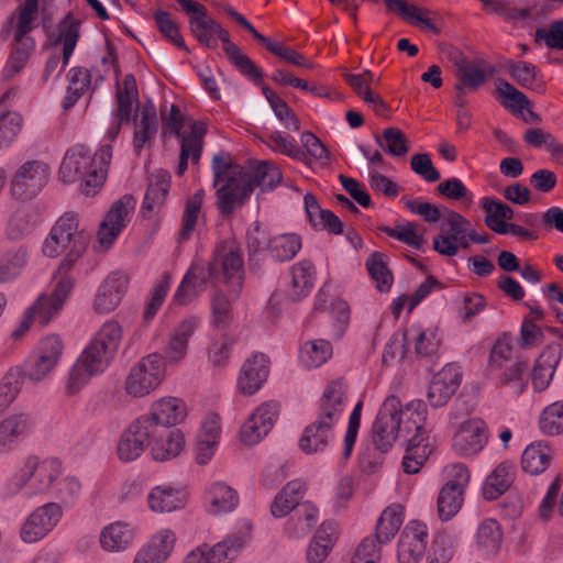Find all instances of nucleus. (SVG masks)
I'll list each match as a JSON object with an SVG mask.
<instances>
[{
  "label": "nucleus",
  "instance_id": "09e8293b",
  "mask_svg": "<svg viewBox=\"0 0 563 563\" xmlns=\"http://www.w3.org/2000/svg\"><path fill=\"white\" fill-rule=\"evenodd\" d=\"M36 218L29 208L16 209L8 220L5 235L11 241H20L33 232Z\"/></svg>",
  "mask_w": 563,
  "mask_h": 563
},
{
  "label": "nucleus",
  "instance_id": "39448f33",
  "mask_svg": "<svg viewBox=\"0 0 563 563\" xmlns=\"http://www.w3.org/2000/svg\"><path fill=\"white\" fill-rule=\"evenodd\" d=\"M38 0H25L19 8L18 24L14 30L13 49L3 69L9 79L21 71L35 48V41L27 34L34 29L37 19Z\"/></svg>",
  "mask_w": 563,
  "mask_h": 563
},
{
  "label": "nucleus",
  "instance_id": "13d9d810",
  "mask_svg": "<svg viewBox=\"0 0 563 563\" xmlns=\"http://www.w3.org/2000/svg\"><path fill=\"white\" fill-rule=\"evenodd\" d=\"M477 545L486 555H495L503 541L499 523L494 519L484 520L477 529Z\"/></svg>",
  "mask_w": 563,
  "mask_h": 563
},
{
  "label": "nucleus",
  "instance_id": "4c0bfd02",
  "mask_svg": "<svg viewBox=\"0 0 563 563\" xmlns=\"http://www.w3.org/2000/svg\"><path fill=\"white\" fill-rule=\"evenodd\" d=\"M250 540L247 533H232L212 548L202 545L209 563H231Z\"/></svg>",
  "mask_w": 563,
  "mask_h": 563
},
{
  "label": "nucleus",
  "instance_id": "f257e3e1",
  "mask_svg": "<svg viewBox=\"0 0 563 563\" xmlns=\"http://www.w3.org/2000/svg\"><path fill=\"white\" fill-rule=\"evenodd\" d=\"M122 339L118 322H106L81 352L69 373L68 389L77 391L95 376L103 373L112 362Z\"/></svg>",
  "mask_w": 563,
  "mask_h": 563
},
{
  "label": "nucleus",
  "instance_id": "49530a36",
  "mask_svg": "<svg viewBox=\"0 0 563 563\" xmlns=\"http://www.w3.org/2000/svg\"><path fill=\"white\" fill-rule=\"evenodd\" d=\"M550 460L549 445L543 442H533L525 449L521 466L526 473L538 475L548 468Z\"/></svg>",
  "mask_w": 563,
  "mask_h": 563
},
{
  "label": "nucleus",
  "instance_id": "6e6552de",
  "mask_svg": "<svg viewBox=\"0 0 563 563\" xmlns=\"http://www.w3.org/2000/svg\"><path fill=\"white\" fill-rule=\"evenodd\" d=\"M398 397L388 396L380 406L372 426V443L380 453H387L401 433L404 418Z\"/></svg>",
  "mask_w": 563,
  "mask_h": 563
},
{
  "label": "nucleus",
  "instance_id": "a878e982",
  "mask_svg": "<svg viewBox=\"0 0 563 563\" xmlns=\"http://www.w3.org/2000/svg\"><path fill=\"white\" fill-rule=\"evenodd\" d=\"M268 363L264 354L257 353L243 364L238 379L242 394L253 395L262 387L269 373Z\"/></svg>",
  "mask_w": 563,
  "mask_h": 563
},
{
  "label": "nucleus",
  "instance_id": "412c9836",
  "mask_svg": "<svg viewBox=\"0 0 563 563\" xmlns=\"http://www.w3.org/2000/svg\"><path fill=\"white\" fill-rule=\"evenodd\" d=\"M487 427L481 419L464 421L453 437V449L462 456L477 454L487 442Z\"/></svg>",
  "mask_w": 563,
  "mask_h": 563
},
{
  "label": "nucleus",
  "instance_id": "338daca9",
  "mask_svg": "<svg viewBox=\"0 0 563 563\" xmlns=\"http://www.w3.org/2000/svg\"><path fill=\"white\" fill-rule=\"evenodd\" d=\"M232 321L233 310L230 299L222 291H216L211 299L210 323L216 329L224 331Z\"/></svg>",
  "mask_w": 563,
  "mask_h": 563
},
{
  "label": "nucleus",
  "instance_id": "6ab92c4d",
  "mask_svg": "<svg viewBox=\"0 0 563 563\" xmlns=\"http://www.w3.org/2000/svg\"><path fill=\"white\" fill-rule=\"evenodd\" d=\"M427 527L420 521H410L402 530L397 556L399 563H419L427 549Z\"/></svg>",
  "mask_w": 563,
  "mask_h": 563
},
{
  "label": "nucleus",
  "instance_id": "603ef678",
  "mask_svg": "<svg viewBox=\"0 0 563 563\" xmlns=\"http://www.w3.org/2000/svg\"><path fill=\"white\" fill-rule=\"evenodd\" d=\"M332 355V345L327 340H311L303 344L299 352L300 363L307 368H316L324 364Z\"/></svg>",
  "mask_w": 563,
  "mask_h": 563
},
{
  "label": "nucleus",
  "instance_id": "5701e85b",
  "mask_svg": "<svg viewBox=\"0 0 563 563\" xmlns=\"http://www.w3.org/2000/svg\"><path fill=\"white\" fill-rule=\"evenodd\" d=\"M129 278L122 272L110 273L100 285L93 309L98 313H109L113 311L122 301L128 289Z\"/></svg>",
  "mask_w": 563,
  "mask_h": 563
},
{
  "label": "nucleus",
  "instance_id": "20e7f679",
  "mask_svg": "<svg viewBox=\"0 0 563 563\" xmlns=\"http://www.w3.org/2000/svg\"><path fill=\"white\" fill-rule=\"evenodd\" d=\"M90 233L79 229L77 216L65 213L52 228L43 244V253L48 257H57L65 254L59 264V273L68 272L75 262L84 254L89 241Z\"/></svg>",
  "mask_w": 563,
  "mask_h": 563
},
{
  "label": "nucleus",
  "instance_id": "1a4fd4ad",
  "mask_svg": "<svg viewBox=\"0 0 563 563\" xmlns=\"http://www.w3.org/2000/svg\"><path fill=\"white\" fill-rule=\"evenodd\" d=\"M164 375L163 356L150 354L131 368L125 380V390L133 397H144L161 385Z\"/></svg>",
  "mask_w": 563,
  "mask_h": 563
},
{
  "label": "nucleus",
  "instance_id": "b1692460",
  "mask_svg": "<svg viewBox=\"0 0 563 563\" xmlns=\"http://www.w3.org/2000/svg\"><path fill=\"white\" fill-rule=\"evenodd\" d=\"M117 107L113 110L114 120L131 123L135 121L139 112V91L132 74L124 76L122 85L117 82Z\"/></svg>",
  "mask_w": 563,
  "mask_h": 563
},
{
  "label": "nucleus",
  "instance_id": "9d476101",
  "mask_svg": "<svg viewBox=\"0 0 563 563\" xmlns=\"http://www.w3.org/2000/svg\"><path fill=\"white\" fill-rule=\"evenodd\" d=\"M62 473V463L57 459L37 462L30 457L14 477V485L20 489L29 485L34 493L45 492Z\"/></svg>",
  "mask_w": 563,
  "mask_h": 563
},
{
  "label": "nucleus",
  "instance_id": "2f4dec72",
  "mask_svg": "<svg viewBox=\"0 0 563 563\" xmlns=\"http://www.w3.org/2000/svg\"><path fill=\"white\" fill-rule=\"evenodd\" d=\"M242 176L250 183L252 192L255 187H260L262 191L273 190L283 179L282 172L271 161H261L255 167H244Z\"/></svg>",
  "mask_w": 563,
  "mask_h": 563
},
{
  "label": "nucleus",
  "instance_id": "58836bf2",
  "mask_svg": "<svg viewBox=\"0 0 563 563\" xmlns=\"http://www.w3.org/2000/svg\"><path fill=\"white\" fill-rule=\"evenodd\" d=\"M306 492V484L300 479L288 482L276 495L271 512L275 518H283L292 509L299 507Z\"/></svg>",
  "mask_w": 563,
  "mask_h": 563
},
{
  "label": "nucleus",
  "instance_id": "72a5a7b5",
  "mask_svg": "<svg viewBox=\"0 0 563 563\" xmlns=\"http://www.w3.org/2000/svg\"><path fill=\"white\" fill-rule=\"evenodd\" d=\"M207 511L211 515L231 512L239 505L235 489L222 482L213 483L206 492Z\"/></svg>",
  "mask_w": 563,
  "mask_h": 563
},
{
  "label": "nucleus",
  "instance_id": "2eb2a0df",
  "mask_svg": "<svg viewBox=\"0 0 563 563\" xmlns=\"http://www.w3.org/2000/svg\"><path fill=\"white\" fill-rule=\"evenodd\" d=\"M472 229L471 222L461 213L444 208V219L440 224L441 234L433 238V249L439 254L448 257L455 256L459 253L456 238Z\"/></svg>",
  "mask_w": 563,
  "mask_h": 563
},
{
  "label": "nucleus",
  "instance_id": "4be33fe9",
  "mask_svg": "<svg viewBox=\"0 0 563 563\" xmlns=\"http://www.w3.org/2000/svg\"><path fill=\"white\" fill-rule=\"evenodd\" d=\"M217 35L222 42V48L233 67L253 84L260 85L263 81V73L256 64L230 38L229 32L217 22L213 36Z\"/></svg>",
  "mask_w": 563,
  "mask_h": 563
},
{
  "label": "nucleus",
  "instance_id": "c85d7f7f",
  "mask_svg": "<svg viewBox=\"0 0 563 563\" xmlns=\"http://www.w3.org/2000/svg\"><path fill=\"white\" fill-rule=\"evenodd\" d=\"M208 279H211L208 269L200 264H192L177 287L174 301L178 305L191 302L206 289Z\"/></svg>",
  "mask_w": 563,
  "mask_h": 563
},
{
  "label": "nucleus",
  "instance_id": "dca6fc26",
  "mask_svg": "<svg viewBox=\"0 0 563 563\" xmlns=\"http://www.w3.org/2000/svg\"><path fill=\"white\" fill-rule=\"evenodd\" d=\"M63 344L58 336L49 335L40 345L38 352L31 358L23 371L24 380L40 382L56 366L62 354Z\"/></svg>",
  "mask_w": 563,
  "mask_h": 563
},
{
  "label": "nucleus",
  "instance_id": "c756f323",
  "mask_svg": "<svg viewBox=\"0 0 563 563\" xmlns=\"http://www.w3.org/2000/svg\"><path fill=\"white\" fill-rule=\"evenodd\" d=\"M206 134V126L200 121H195L190 125V132L188 135H183L180 144L179 163L176 169V174L181 176L188 168V159L190 158L192 164H197L202 153V139Z\"/></svg>",
  "mask_w": 563,
  "mask_h": 563
},
{
  "label": "nucleus",
  "instance_id": "3c124183",
  "mask_svg": "<svg viewBox=\"0 0 563 563\" xmlns=\"http://www.w3.org/2000/svg\"><path fill=\"white\" fill-rule=\"evenodd\" d=\"M24 384L22 368L12 367L0 380V415L16 399Z\"/></svg>",
  "mask_w": 563,
  "mask_h": 563
},
{
  "label": "nucleus",
  "instance_id": "a18cd8bd",
  "mask_svg": "<svg viewBox=\"0 0 563 563\" xmlns=\"http://www.w3.org/2000/svg\"><path fill=\"white\" fill-rule=\"evenodd\" d=\"M29 258L26 245H19L8 250L0 256V283L15 279L25 267Z\"/></svg>",
  "mask_w": 563,
  "mask_h": 563
},
{
  "label": "nucleus",
  "instance_id": "5fc2aeb1",
  "mask_svg": "<svg viewBox=\"0 0 563 563\" xmlns=\"http://www.w3.org/2000/svg\"><path fill=\"white\" fill-rule=\"evenodd\" d=\"M69 84L67 95L63 100L64 110H69L75 106L85 90L90 86L91 74L82 67H73L68 73Z\"/></svg>",
  "mask_w": 563,
  "mask_h": 563
},
{
  "label": "nucleus",
  "instance_id": "423d86ee",
  "mask_svg": "<svg viewBox=\"0 0 563 563\" xmlns=\"http://www.w3.org/2000/svg\"><path fill=\"white\" fill-rule=\"evenodd\" d=\"M74 284L73 277L63 276L56 283L49 296L46 294L40 295L35 302L26 309L19 328L12 332V338H21L30 329L33 321H37L41 325L48 324L63 309L73 291Z\"/></svg>",
  "mask_w": 563,
  "mask_h": 563
},
{
  "label": "nucleus",
  "instance_id": "4d7b16f0",
  "mask_svg": "<svg viewBox=\"0 0 563 563\" xmlns=\"http://www.w3.org/2000/svg\"><path fill=\"white\" fill-rule=\"evenodd\" d=\"M185 444V437L179 430H169L168 433L154 442L151 448L152 456L156 461H167L176 457Z\"/></svg>",
  "mask_w": 563,
  "mask_h": 563
},
{
  "label": "nucleus",
  "instance_id": "393cba45",
  "mask_svg": "<svg viewBox=\"0 0 563 563\" xmlns=\"http://www.w3.org/2000/svg\"><path fill=\"white\" fill-rule=\"evenodd\" d=\"M562 357V346L559 343L547 345L536 360L532 369V385L536 391H543L550 385L556 366Z\"/></svg>",
  "mask_w": 563,
  "mask_h": 563
},
{
  "label": "nucleus",
  "instance_id": "0eeeda50",
  "mask_svg": "<svg viewBox=\"0 0 563 563\" xmlns=\"http://www.w3.org/2000/svg\"><path fill=\"white\" fill-rule=\"evenodd\" d=\"M211 279L232 286L235 297L241 292L244 280V262L241 247L233 241L221 242L208 265Z\"/></svg>",
  "mask_w": 563,
  "mask_h": 563
},
{
  "label": "nucleus",
  "instance_id": "cd10ccee",
  "mask_svg": "<svg viewBox=\"0 0 563 563\" xmlns=\"http://www.w3.org/2000/svg\"><path fill=\"white\" fill-rule=\"evenodd\" d=\"M34 428V420L29 412L15 411L0 422V452L11 448L12 443L26 435Z\"/></svg>",
  "mask_w": 563,
  "mask_h": 563
},
{
  "label": "nucleus",
  "instance_id": "c9c22d12",
  "mask_svg": "<svg viewBox=\"0 0 563 563\" xmlns=\"http://www.w3.org/2000/svg\"><path fill=\"white\" fill-rule=\"evenodd\" d=\"M147 503L154 512H172L185 506L186 494L169 485H159L152 488L147 496Z\"/></svg>",
  "mask_w": 563,
  "mask_h": 563
},
{
  "label": "nucleus",
  "instance_id": "a19ab883",
  "mask_svg": "<svg viewBox=\"0 0 563 563\" xmlns=\"http://www.w3.org/2000/svg\"><path fill=\"white\" fill-rule=\"evenodd\" d=\"M198 325V318L190 317L181 321L175 329L170 336L167 346L165 347V357L169 362H178L185 357L188 347V340L196 331Z\"/></svg>",
  "mask_w": 563,
  "mask_h": 563
},
{
  "label": "nucleus",
  "instance_id": "c03bdc74",
  "mask_svg": "<svg viewBox=\"0 0 563 563\" xmlns=\"http://www.w3.org/2000/svg\"><path fill=\"white\" fill-rule=\"evenodd\" d=\"M402 525V508L400 505L388 506L380 515L374 540L376 544L388 543Z\"/></svg>",
  "mask_w": 563,
  "mask_h": 563
},
{
  "label": "nucleus",
  "instance_id": "de8ad7c7",
  "mask_svg": "<svg viewBox=\"0 0 563 563\" xmlns=\"http://www.w3.org/2000/svg\"><path fill=\"white\" fill-rule=\"evenodd\" d=\"M260 85H262V92L269 103L274 114L284 124V126L289 131H299L300 120L292 111V109L287 104V102L272 88L263 85V81Z\"/></svg>",
  "mask_w": 563,
  "mask_h": 563
},
{
  "label": "nucleus",
  "instance_id": "e433bc0d",
  "mask_svg": "<svg viewBox=\"0 0 563 563\" xmlns=\"http://www.w3.org/2000/svg\"><path fill=\"white\" fill-rule=\"evenodd\" d=\"M336 542V528L333 522L324 521L314 533L307 549L308 563H322Z\"/></svg>",
  "mask_w": 563,
  "mask_h": 563
},
{
  "label": "nucleus",
  "instance_id": "680f3d73",
  "mask_svg": "<svg viewBox=\"0 0 563 563\" xmlns=\"http://www.w3.org/2000/svg\"><path fill=\"white\" fill-rule=\"evenodd\" d=\"M301 249V239L297 234H282L272 238L268 252L276 262L290 261Z\"/></svg>",
  "mask_w": 563,
  "mask_h": 563
},
{
  "label": "nucleus",
  "instance_id": "052dcab7",
  "mask_svg": "<svg viewBox=\"0 0 563 563\" xmlns=\"http://www.w3.org/2000/svg\"><path fill=\"white\" fill-rule=\"evenodd\" d=\"M464 490L453 485H444L438 496V514L442 521H449L461 509Z\"/></svg>",
  "mask_w": 563,
  "mask_h": 563
},
{
  "label": "nucleus",
  "instance_id": "ddd939ff",
  "mask_svg": "<svg viewBox=\"0 0 563 563\" xmlns=\"http://www.w3.org/2000/svg\"><path fill=\"white\" fill-rule=\"evenodd\" d=\"M251 195L250 183H246L241 173H233L228 181L221 183L217 187V209L222 217L230 218L249 201Z\"/></svg>",
  "mask_w": 563,
  "mask_h": 563
},
{
  "label": "nucleus",
  "instance_id": "7c9ffc66",
  "mask_svg": "<svg viewBox=\"0 0 563 563\" xmlns=\"http://www.w3.org/2000/svg\"><path fill=\"white\" fill-rule=\"evenodd\" d=\"M305 209L312 227L325 230L330 234L343 233L344 224L340 218L329 209H322L311 192L303 197Z\"/></svg>",
  "mask_w": 563,
  "mask_h": 563
},
{
  "label": "nucleus",
  "instance_id": "7ed1b4c3",
  "mask_svg": "<svg viewBox=\"0 0 563 563\" xmlns=\"http://www.w3.org/2000/svg\"><path fill=\"white\" fill-rule=\"evenodd\" d=\"M112 158V146L102 145L91 156L90 151L81 144L70 147L60 164L59 178L65 184L81 180L82 192L93 196L106 180V174Z\"/></svg>",
  "mask_w": 563,
  "mask_h": 563
},
{
  "label": "nucleus",
  "instance_id": "f704fd0d",
  "mask_svg": "<svg viewBox=\"0 0 563 563\" xmlns=\"http://www.w3.org/2000/svg\"><path fill=\"white\" fill-rule=\"evenodd\" d=\"M133 122L135 130L132 143L135 153L140 155L144 146L153 145L158 131V119L154 106L152 103L144 106L141 111V120Z\"/></svg>",
  "mask_w": 563,
  "mask_h": 563
},
{
  "label": "nucleus",
  "instance_id": "37998d69",
  "mask_svg": "<svg viewBox=\"0 0 563 563\" xmlns=\"http://www.w3.org/2000/svg\"><path fill=\"white\" fill-rule=\"evenodd\" d=\"M132 539V529L121 521L109 525L100 533V544L109 552L124 551L131 544Z\"/></svg>",
  "mask_w": 563,
  "mask_h": 563
},
{
  "label": "nucleus",
  "instance_id": "79ce46f5",
  "mask_svg": "<svg viewBox=\"0 0 563 563\" xmlns=\"http://www.w3.org/2000/svg\"><path fill=\"white\" fill-rule=\"evenodd\" d=\"M292 515L286 522V532L291 538H302L308 534L318 521V509L309 501L292 509Z\"/></svg>",
  "mask_w": 563,
  "mask_h": 563
},
{
  "label": "nucleus",
  "instance_id": "69168bd1",
  "mask_svg": "<svg viewBox=\"0 0 563 563\" xmlns=\"http://www.w3.org/2000/svg\"><path fill=\"white\" fill-rule=\"evenodd\" d=\"M130 427L151 448L154 442L168 433L164 426L154 419L151 413L141 416Z\"/></svg>",
  "mask_w": 563,
  "mask_h": 563
},
{
  "label": "nucleus",
  "instance_id": "bb28decb",
  "mask_svg": "<svg viewBox=\"0 0 563 563\" xmlns=\"http://www.w3.org/2000/svg\"><path fill=\"white\" fill-rule=\"evenodd\" d=\"M170 188V174L159 169L148 178L147 188L141 207L144 218H150L152 212H157L165 203Z\"/></svg>",
  "mask_w": 563,
  "mask_h": 563
},
{
  "label": "nucleus",
  "instance_id": "bf43d9fd",
  "mask_svg": "<svg viewBox=\"0 0 563 563\" xmlns=\"http://www.w3.org/2000/svg\"><path fill=\"white\" fill-rule=\"evenodd\" d=\"M366 269L376 283V287L380 292H387L393 285V274L388 268L386 256L380 252H373L366 260Z\"/></svg>",
  "mask_w": 563,
  "mask_h": 563
},
{
  "label": "nucleus",
  "instance_id": "aec40b11",
  "mask_svg": "<svg viewBox=\"0 0 563 563\" xmlns=\"http://www.w3.org/2000/svg\"><path fill=\"white\" fill-rule=\"evenodd\" d=\"M450 56L455 67L457 81L454 88L456 91H463L465 89L474 91L483 86L488 76L494 73L492 68L489 74H486L485 69L482 67V65H484L483 60L470 62L456 48H452Z\"/></svg>",
  "mask_w": 563,
  "mask_h": 563
},
{
  "label": "nucleus",
  "instance_id": "774afa93",
  "mask_svg": "<svg viewBox=\"0 0 563 563\" xmlns=\"http://www.w3.org/2000/svg\"><path fill=\"white\" fill-rule=\"evenodd\" d=\"M540 429L544 434L559 435L563 433V401L547 406L540 415Z\"/></svg>",
  "mask_w": 563,
  "mask_h": 563
},
{
  "label": "nucleus",
  "instance_id": "ea45409f",
  "mask_svg": "<svg viewBox=\"0 0 563 563\" xmlns=\"http://www.w3.org/2000/svg\"><path fill=\"white\" fill-rule=\"evenodd\" d=\"M150 413L169 431L170 427L180 423L185 419L187 410L181 399L168 397L155 401Z\"/></svg>",
  "mask_w": 563,
  "mask_h": 563
},
{
  "label": "nucleus",
  "instance_id": "0e129e2a",
  "mask_svg": "<svg viewBox=\"0 0 563 563\" xmlns=\"http://www.w3.org/2000/svg\"><path fill=\"white\" fill-rule=\"evenodd\" d=\"M376 144L394 157H402L409 152L405 133L398 128H387L382 135H375Z\"/></svg>",
  "mask_w": 563,
  "mask_h": 563
},
{
  "label": "nucleus",
  "instance_id": "4468645a",
  "mask_svg": "<svg viewBox=\"0 0 563 563\" xmlns=\"http://www.w3.org/2000/svg\"><path fill=\"white\" fill-rule=\"evenodd\" d=\"M461 382V367L456 363L445 364L430 380L427 398L431 407L440 408L448 405Z\"/></svg>",
  "mask_w": 563,
  "mask_h": 563
},
{
  "label": "nucleus",
  "instance_id": "473e14b6",
  "mask_svg": "<svg viewBox=\"0 0 563 563\" xmlns=\"http://www.w3.org/2000/svg\"><path fill=\"white\" fill-rule=\"evenodd\" d=\"M516 467L510 462H501L486 477L482 494L486 500H495L506 493L515 481Z\"/></svg>",
  "mask_w": 563,
  "mask_h": 563
},
{
  "label": "nucleus",
  "instance_id": "9b49d317",
  "mask_svg": "<svg viewBox=\"0 0 563 563\" xmlns=\"http://www.w3.org/2000/svg\"><path fill=\"white\" fill-rule=\"evenodd\" d=\"M48 180V167L38 161H29L20 166L11 181L12 196L20 200L34 198Z\"/></svg>",
  "mask_w": 563,
  "mask_h": 563
},
{
  "label": "nucleus",
  "instance_id": "e2e57ef3",
  "mask_svg": "<svg viewBox=\"0 0 563 563\" xmlns=\"http://www.w3.org/2000/svg\"><path fill=\"white\" fill-rule=\"evenodd\" d=\"M189 30L195 38L203 46L208 48L217 47V40L213 37V31L217 26V21L208 15L207 10L201 12L200 15L190 16Z\"/></svg>",
  "mask_w": 563,
  "mask_h": 563
},
{
  "label": "nucleus",
  "instance_id": "864d4df0",
  "mask_svg": "<svg viewBox=\"0 0 563 563\" xmlns=\"http://www.w3.org/2000/svg\"><path fill=\"white\" fill-rule=\"evenodd\" d=\"M400 437L405 438L406 449L419 452L420 449L426 450L427 454L431 453L428 432L421 424V416L418 419L408 418L402 422Z\"/></svg>",
  "mask_w": 563,
  "mask_h": 563
},
{
  "label": "nucleus",
  "instance_id": "f03ea898",
  "mask_svg": "<svg viewBox=\"0 0 563 563\" xmlns=\"http://www.w3.org/2000/svg\"><path fill=\"white\" fill-rule=\"evenodd\" d=\"M345 386L341 379L332 380L324 389L316 420L309 423L299 439V448L306 454L324 451L333 441L334 426L344 411Z\"/></svg>",
  "mask_w": 563,
  "mask_h": 563
},
{
  "label": "nucleus",
  "instance_id": "f8f14e48",
  "mask_svg": "<svg viewBox=\"0 0 563 563\" xmlns=\"http://www.w3.org/2000/svg\"><path fill=\"white\" fill-rule=\"evenodd\" d=\"M63 508L60 504L47 503L37 507L21 527V539L34 543L46 537L60 521Z\"/></svg>",
  "mask_w": 563,
  "mask_h": 563
},
{
  "label": "nucleus",
  "instance_id": "f3484780",
  "mask_svg": "<svg viewBox=\"0 0 563 563\" xmlns=\"http://www.w3.org/2000/svg\"><path fill=\"white\" fill-rule=\"evenodd\" d=\"M278 411L279 406L274 401H268L257 407L241 428V441L247 445L258 443L272 430L278 417Z\"/></svg>",
  "mask_w": 563,
  "mask_h": 563
},
{
  "label": "nucleus",
  "instance_id": "a211bd4d",
  "mask_svg": "<svg viewBox=\"0 0 563 563\" xmlns=\"http://www.w3.org/2000/svg\"><path fill=\"white\" fill-rule=\"evenodd\" d=\"M135 207V200L131 195H125L115 201L100 223L98 239L102 245H111L119 233L125 228L130 212Z\"/></svg>",
  "mask_w": 563,
  "mask_h": 563
},
{
  "label": "nucleus",
  "instance_id": "6e6d98bb",
  "mask_svg": "<svg viewBox=\"0 0 563 563\" xmlns=\"http://www.w3.org/2000/svg\"><path fill=\"white\" fill-rule=\"evenodd\" d=\"M511 78L526 89H533L538 92L544 91V85L540 80L539 69L528 62L510 63L508 67Z\"/></svg>",
  "mask_w": 563,
  "mask_h": 563
},
{
  "label": "nucleus",
  "instance_id": "8fccbe9b",
  "mask_svg": "<svg viewBox=\"0 0 563 563\" xmlns=\"http://www.w3.org/2000/svg\"><path fill=\"white\" fill-rule=\"evenodd\" d=\"M314 266L310 261H301L291 268L292 300L306 297L313 287Z\"/></svg>",
  "mask_w": 563,
  "mask_h": 563
}]
</instances>
